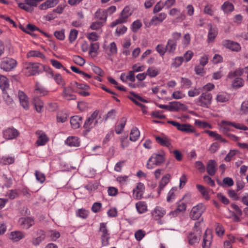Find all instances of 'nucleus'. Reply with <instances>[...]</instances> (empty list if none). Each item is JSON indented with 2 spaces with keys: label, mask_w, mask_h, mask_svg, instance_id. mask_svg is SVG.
I'll return each mask as SVG.
<instances>
[{
  "label": "nucleus",
  "mask_w": 248,
  "mask_h": 248,
  "mask_svg": "<svg viewBox=\"0 0 248 248\" xmlns=\"http://www.w3.org/2000/svg\"><path fill=\"white\" fill-rule=\"evenodd\" d=\"M36 234L38 236L33 238L31 240V243L35 246H38L42 242L45 240L46 238L45 232L42 230H38L36 232Z\"/></svg>",
  "instance_id": "nucleus-10"
},
{
  "label": "nucleus",
  "mask_w": 248,
  "mask_h": 248,
  "mask_svg": "<svg viewBox=\"0 0 248 248\" xmlns=\"http://www.w3.org/2000/svg\"><path fill=\"white\" fill-rule=\"evenodd\" d=\"M176 190V187H172L169 192L168 196L167 197V201L168 202H170L172 199L174 198V191Z\"/></svg>",
  "instance_id": "nucleus-61"
},
{
  "label": "nucleus",
  "mask_w": 248,
  "mask_h": 248,
  "mask_svg": "<svg viewBox=\"0 0 248 248\" xmlns=\"http://www.w3.org/2000/svg\"><path fill=\"white\" fill-rule=\"evenodd\" d=\"M222 123L224 124H227L229 125H231V126H233L234 127H235L236 129L243 130H247L248 129V128L247 126L243 125H241L240 124H236L233 122H231L224 121V120L222 121Z\"/></svg>",
  "instance_id": "nucleus-33"
},
{
  "label": "nucleus",
  "mask_w": 248,
  "mask_h": 248,
  "mask_svg": "<svg viewBox=\"0 0 248 248\" xmlns=\"http://www.w3.org/2000/svg\"><path fill=\"white\" fill-rule=\"evenodd\" d=\"M142 26L141 23L138 20L135 21L132 24V30L134 32H136Z\"/></svg>",
  "instance_id": "nucleus-45"
},
{
  "label": "nucleus",
  "mask_w": 248,
  "mask_h": 248,
  "mask_svg": "<svg viewBox=\"0 0 248 248\" xmlns=\"http://www.w3.org/2000/svg\"><path fill=\"white\" fill-rule=\"evenodd\" d=\"M156 50L160 54V56H162L164 55L165 52V48L162 44L158 45L156 47Z\"/></svg>",
  "instance_id": "nucleus-62"
},
{
  "label": "nucleus",
  "mask_w": 248,
  "mask_h": 248,
  "mask_svg": "<svg viewBox=\"0 0 248 248\" xmlns=\"http://www.w3.org/2000/svg\"><path fill=\"white\" fill-rule=\"evenodd\" d=\"M68 115L65 111H60L57 114V119L58 122L64 123L67 119Z\"/></svg>",
  "instance_id": "nucleus-35"
},
{
  "label": "nucleus",
  "mask_w": 248,
  "mask_h": 248,
  "mask_svg": "<svg viewBox=\"0 0 248 248\" xmlns=\"http://www.w3.org/2000/svg\"><path fill=\"white\" fill-rule=\"evenodd\" d=\"M236 152L237 151L236 150H231L230 152L225 156L224 158L225 161L227 162L230 161L232 158L236 154Z\"/></svg>",
  "instance_id": "nucleus-64"
},
{
  "label": "nucleus",
  "mask_w": 248,
  "mask_h": 248,
  "mask_svg": "<svg viewBox=\"0 0 248 248\" xmlns=\"http://www.w3.org/2000/svg\"><path fill=\"white\" fill-rule=\"evenodd\" d=\"M25 237L23 232L20 231H15L11 232L10 239L14 242L20 241Z\"/></svg>",
  "instance_id": "nucleus-18"
},
{
  "label": "nucleus",
  "mask_w": 248,
  "mask_h": 248,
  "mask_svg": "<svg viewBox=\"0 0 248 248\" xmlns=\"http://www.w3.org/2000/svg\"><path fill=\"white\" fill-rule=\"evenodd\" d=\"M162 21L157 16H154L149 22H144L146 27L149 28L152 26H156L161 23Z\"/></svg>",
  "instance_id": "nucleus-24"
},
{
  "label": "nucleus",
  "mask_w": 248,
  "mask_h": 248,
  "mask_svg": "<svg viewBox=\"0 0 248 248\" xmlns=\"http://www.w3.org/2000/svg\"><path fill=\"white\" fill-rule=\"evenodd\" d=\"M222 10L225 13L232 12L233 9V5L229 1H225L221 6Z\"/></svg>",
  "instance_id": "nucleus-30"
},
{
  "label": "nucleus",
  "mask_w": 248,
  "mask_h": 248,
  "mask_svg": "<svg viewBox=\"0 0 248 248\" xmlns=\"http://www.w3.org/2000/svg\"><path fill=\"white\" fill-rule=\"evenodd\" d=\"M41 66L38 63L29 62L27 64L26 68L29 70L30 73L29 76L35 75L40 72L39 67Z\"/></svg>",
  "instance_id": "nucleus-13"
},
{
  "label": "nucleus",
  "mask_w": 248,
  "mask_h": 248,
  "mask_svg": "<svg viewBox=\"0 0 248 248\" xmlns=\"http://www.w3.org/2000/svg\"><path fill=\"white\" fill-rule=\"evenodd\" d=\"M73 61L79 66H83L85 63V60L81 57L78 55L73 56Z\"/></svg>",
  "instance_id": "nucleus-42"
},
{
  "label": "nucleus",
  "mask_w": 248,
  "mask_h": 248,
  "mask_svg": "<svg viewBox=\"0 0 248 248\" xmlns=\"http://www.w3.org/2000/svg\"><path fill=\"white\" fill-rule=\"evenodd\" d=\"M18 223L22 228L28 229L34 224V221L31 217H21L18 220Z\"/></svg>",
  "instance_id": "nucleus-7"
},
{
  "label": "nucleus",
  "mask_w": 248,
  "mask_h": 248,
  "mask_svg": "<svg viewBox=\"0 0 248 248\" xmlns=\"http://www.w3.org/2000/svg\"><path fill=\"white\" fill-rule=\"evenodd\" d=\"M146 74L151 77H155L158 73L154 67H151L148 69Z\"/></svg>",
  "instance_id": "nucleus-48"
},
{
  "label": "nucleus",
  "mask_w": 248,
  "mask_h": 248,
  "mask_svg": "<svg viewBox=\"0 0 248 248\" xmlns=\"http://www.w3.org/2000/svg\"><path fill=\"white\" fill-rule=\"evenodd\" d=\"M212 234L207 230L204 232L202 243V248H210L212 241Z\"/></svg>",
  "instance_id": "nucleus-9"
},
{
  "label": "nucleus",
  "mask_w": 248,
  "mask_h": 248,
  "mask_svg": "<svg viewBox=\"0 0 248 248\" xmlns=\"http://www.w3.org/2000/svg\"><path fill=\"white\" fill-rule=\"evenodd\" d=\"M193 55V53L192 51H186L184 55V56L183 57L184 58V60L186 62H188L191 59Z\"/></svg>",
  "instance_id": "nucleus-63"
},
{
  "label": "nucleus",
  "mask_w": 248,
  "mask_h": 248,
  "mask_svg": "<svg viewBox=\"0 0 248 248\" xmlns=\"http://www.w3.org/2000/svg\"><path fill=\"white\" fill-rule=\"evenodd\" d=\"M223 46L232 51L238 52L241 50L240 45L238 43L232 41H224L223 42Z\"/></svg>",
  "instance_id": "nucleus-11"
},
{
  "label": "nucleus",
  "mask_w": 248,
  "mask_h": 248,
  "mask_svg": "<svg viewBox=\"0 0 248 248\" xmlns=\"http://www.w3.org/2000/svg\"><path fill=\"white\" fill-rule=\"evenodd\" d=\"M87 38L91 41H96L99 39V36L95 32H92L88 33L87 35Z\"/></svg>",
  "instance_id": "nucleus-52"
},
{
  "label": "nucleus",
  "mask_w": 248,
  "mask_h": 248,
  "mask_svg": "<svg viewBox=\"0 0 248 248\" xmlns=\"http://www.w3.org/2000/svg\"><path fill=\"white\" fill-rule=\"evenodd\" d=\"M205 206L202 203H199L193 207L190 213V217L193 220H197L200 218L205 210Z\"/></svg>",
  "instance_id": "nucleus-3"
},
{
  "label": "nucleus",
  "mask_w": 248,
  "mask_h": 248,
  "mask_svg": "<svg viewBox=\"0 0 248 248\" xmlns=\"http://www.w3.org/2000/svg\"><path fill=\"white\" fill-rule=\"evenodd\" d=\"M93 121L92 119L88 118L85 122L84 124L83 125V127L88 132H89L91 129L92 127H91V124L93 123Z\"/></svg>",
  "instance_id": "nucleus-51"
},
{
  "label": "nucleus",
  "mask_w": 248,
  "mask_h": 248,
  "mask_svg": "<svg viewBox=\"0 0 248 248\" xmlns=\"http://www.w3.org/2000/svg\"><path fill=\"white\" fill-rule=\"evenodd\" d=\"M82 121V117L79 116H73L70 118V124L73 129H76L79 128L81 123Z\"/></svg>",
  "instance_id": "nucleus-16"
},
{
  "label": "nucleus",
  "mask_w": 248,
  "mask_h": 248,
  "mask_svg": "<svg viewBox=\"0 0 248 248\" xmlns=\"http://www.w3.org/2000/svg\"><path fill=\"white\" fill-rule=\"evenodd\" d=\"M170 111H177L180 109L181 107L183 106V104L179 102L173 101L170 103Z\"/></svg>",
  "instance_id": "nucleus-32"
},
{
  "label": "nucleus",
  "mask_w": 248,
  "mask_h": 248,
  "mask_svg": "<svg viewBox=\"0 0 248 248\" xmlns=\"http://www.w3.org/2000/svg\"><path fill=\"white\" fill-rule=\"evenodd\" d=\"M95 16L100 20H103L104 22L106 21L107 18V14L105 10H101L99 9L95 13Z\"/></svg>",
  "instance_id": "nucleus-27"
},
{
  "label": "nucleus",
  "mask_w": 248,
  "mask_h": 248,
  "mask_svg": "<svg viewBox=\"0 0 248 248\" xmlns=\"http://www.w3.org/2000/svg\"><path fill=\"white\" fill-rule=\"evenodd\" d=\"M176 48V43L175 41H172L171 39H169L165 47V50L169 53H173Z\"/></svg>",
  "instance_id": "nucleus-21"
},
{
  "label": "nucleus",
  "mask_w": 248,
  "mask_h": 248,
  "mask_svg": "<svg viewBox=\"0 0 248 248\" xmlns=\"http://www.w3.org/2000/svg\"><path fill=\"white\" fill-rule=\"evenodd\" d=\"M216 232L218 236L223 234L224 229L221 224L219 223H216Z\"/></svg>",
  "instance_id": "nucleus-55"
},
{
  "label": "nucleus",
  "mask_w": 248,
  "mask_h": 248,
  "mask_svg": "<svg viewBox=\"0 0 248 248\" xmlns=\"http://www.w3.org/2000/svg\"><path fill=\"white\" fill-rule=\"evenodd\" d=\"M234 184L233 180L230 177H225L222 181L223 187L227 186L228 187L233 186Z\"/></svg>",
  "instance_id": "nucleus-44"
},
{
  "label": "nucleus",
  "mask_w": 248,
  "mask_h": 248,
  "mask_svg": "<svg viewBox=\"0 0 248 248\" xmlns=\"http://www.w3.org/2000/svg\"><path fill=\"white\" fill-rule=\"evenodd\" d=\"M171 176L170 174L167 173L161 179L159 182V185L158 187V195H159L161 190L166 186V185L170 182Z\"/></svg>",
  "instance_id": "nucleus-15"
},
{
  "label": "nucleus",
  "mask_w": 248,
  "mask_h": 248,
  "mask_svg": "<svg viewBox=\"0 0 248 248\" xmlns=\"http://www.w3.org/2000/svg\"><path fill=\"white\" fill-rule=\"evenodd\" d=\"M40 132L41 131L38 133V134H39V136L36 141V143L39 146L45 145L48 140L46 135L45 133H42L40 134Z\"/></svg>",
  "instance_id": "nucleus-26"
},
{
  "label": "nucleus",
  "mask_w": 248,
  "mask_h": 248,
  "mask_svg": "<svg viewBox=\"0 0 248 248\" xmlns=\"http://www.w3.org/2000/svg\"><path fill=\"white\" fill-rule=\"evenodd\" d=\"M167 123L176 127L178 130L181 132L186 133H191L195 132V129L189 124H180L173 121H168Z\"/></svg>",
  "instance_id": "nucleus-2"
},
{
  "label": "nucleus",
  "mask_w": 248,
  "mask_h": 248,
  "mask_svg": "<svg viewBox=\"0 0 248 248\" xmlns=\"http://www.w3.org/2000/svg\"><path fill=\"white\" fill-rule=\"evenodd\" d=\"M36 179L41 183H43L45 180V175L40 171L36 170L35 173Z\"/></svg>",
  "instance_id": "nucleus-53"
},
{
  "label": "nucleus",
  "mask_w": 248,
  "mask_h": 248,
  "mask_svg": "<svg viewBox=\"0 0 248 248\" xmlns=\"http://www.w3.org/2000/svg\"><path fill=\"white\" fill-rule=\"evenodd\" d=\"M157 142L160 145L169 147L170 145L169 140L167 138H162L159 136H155Z\"/></svg>",
  "instance_id": "nucleus-31"
},
{
  "label": "nucleus",
  "mask_w": 248,
  "mask_h": 248,
  "mask_svg": "<svg viewBox=\"0 0 248 248\" xmlns=\"http://www.w3.org/2000/svg\"><path fill=\"white\" fill-rule=\"evenodd\" d=\"M165 161V153L161 151V153L157 154L154 153L149 159L148 161L146 164V167L149 169L153 168L149 164L150 162H152L154 165L155 166H160Z\"/></svg>",
  "instance_id": "nucleus-1"
},
{
  "label": "nucleus",
  "mask_w": 248,
  "mask_h": 248,
  "mask_svg": "<svg viewBox=\"0 0 248 248\" xmlns=\"http://www.w3.org/2000/svg\"><path fill=\"white\" fill-rule=\"evenodd\" d=\"M181 201H180L177 203V207L174 211L171 212L170 214H172L173 216H176L178 213L181 212H184L186 210V205L185 203H180Z\"/></svg>",
  "instance_id": "nucleus-25"
},
{
  "label": "nucleus",
  "mask_w": 248,
  "mask_h": 248,
  "mask_svg": "<svg viewBox=\"0 0 248 248\" xmlns=\"http://www.w3.org/2000/svg\"><path fill=\"white\" fill-rule=\"evenodd\" d=\"M9 86V81L7 78L4 76L0 75V88L4 93L5 90L8 88Z\"/></svg>",
  "instance_id": "nucleus-22"
},
{
  "label": "nucleus",
  "mask_w": 248,
  "mask_h": 248,
  "mask_svg": "<svg viewBox=\"0 0 248 248\" xmlns=\"http://www.w3.org/2000/svg\"><path fill=\"white\" fill-rule=\"evenodd\" d=\"M103 25V22H94L91 25L90 28L93 30H97L101 28Z\"/></svg>",
  "instance_id": "nucleus-57"
},
{
  "label": "nucleus",
  "mask_w": 248,
  "mask_h": 248,
  "mask_svg": "<svg viewBox=\"0 0 248 248\" xmlns=\"http://www.w3.org/2000/svg\"><path fill=\"white\" fill-rule=\"evenodd\" d=\"M126 118L123 117L120 121V124L115 127V132L117 134H120L123 131L126 123Z\"/></svg>",
  "instance_id": "nucleus-28"
},
{
  "label": "nucleus",
  "mask_w": 248,
  "mask_h": 248,
  "mask_svg": "<svg viewBox=\"0 0 248 248\" xmlns=\"http://www.w3.org/2000/svg\"><path fill=\"white\" fill-rule=\"evenodd\" d=\"M244 85V81L242 78H236L232 83L233 88H238L241 87Z\"/></svg>",
  "instance_id": "nucleus-38"
},
{
  "label": "nucleus",
  "mask_w": 248,
  "mask_h": 248,
  "mask_svg": "<svg viewBox=\"0 0 248 248\" xmlns=\"http://www.w3.org/2000/svg\"><path fill=\"white\" fill-rule=\"evenodd\" d=\"M18 6L22 9L25 10L27 12H32L33 11V8L30 5H25L23 3H18Z\"/></svg>",
  "instance_id": "nucleus-49"
},
{
  "label": "nucleus",
  "mask_w": 248,
  "mask_h": 248,
  "mask_svg": "<svg viewBox=\"0 0 248 248\" xmlns=\"http://www.w3.org/2000/svg\"><path fill=\"white\" fill-rule=\"evenodd\" d=\"M3 137L6 140H12L16 138L19 135L18 131L12 128H8L3 131Z\"/></svg>",
  "instance_id": "nucleus-8"
},
{
  "label": "nucleus",
  "mask_w": 248,
  "mask_h": 248,
  "mask_svg": "<svg viewBox=\"0 0 248 248\" xmlns=\"http://www.w3.org/2000/svg\"><path fill=\"white\" fill-rule=\"evenodd\" d=\"M99 231L102 232V237L109 236V233L107 228V224L106 223H101L100 224Z\"/></svg>",
  "instance_id": "nucleus-41"
},
{
  "label": "nucleus",
  "mask_w": 248,
  "mask_h": 248,
  "mask_svg": "<svg viewBox=\"0 0 248 248\" xmlns=\"http://www.w3.org/2000/svg\"><path fill=\"white\" fill-rule=\"evenodd\" d=\"M212 96L208 92L203 93L199 98L200 105L203 107L208 108L211 104Z\"/></svg>",
  "instance_id": "nucleus-5"
},
{
  "label": "nucleus",
  "mask_w": 248,
  "mask_h": 248,
  "mask_svg": "<svg viewBox=\"0 0 248 248\" xmlns=\"http://www.w3.org/2000/svg\"><path fill=\"white\" fill-rule=\"evenodd\" d=\"M140 132L136 127H134L131 130L130 133V140L132 141H136L139 139Z\"/></svg>",
  "instance_id": "nucleus-23"
},
{
  "label": "nucleus",
  "mask_w": 248,
  "mask_h": 248,
  "mask_svg": "<svg viewBox=\"0 0 248 248\" xmlns=\"http://www.w3.org/2000/svg\"><path fill=\"white\" fill-rule=\"evenodd\" d=\"M196 187L205 199L208 200L209 199L208 192L204 186L200 185H197Z\"/></svg>",
  "instance_id": "nucleus-34"
},
{
  "label": "nucleus",
  "mask_w": 248,
  "mask_h": 248,
  "mask_svg": "<svg viewBox=\"0 0 248 248\" xmlns=\"http://www.w3.org/2000/svg\"><path fill=\"white\" fill-rule=\"evenodd\" d=\"M202 89L201 88H194L193 90H191L188 92V95L189 97H194L198 95L201 92Z\"/></svg>",
  "instance_id": "nucleus-47"
},
{
  "label": "nucleus",
  "mask_w": 248,
  "mask_h": 248,
  "mask_svg": "<svg viewBox=\"0 0 248 248\" xmlns=\"http://www.w3.org/2000/svg\"><path fill=\"white\" fill-rule=\"evenodd\" d=\"M209 31L208 33V42H211L214 41L217 34V31L216 28H213L211 24L208 25Z\"/></svg>",
  "instance_id": "nucleus-17"
},
{
  "label": "nucleus",
  "mask_w": 248,
  "mask_h": 248,
  "mask_svg": "<svg viewBox=\"0 0 248 248\" xmlns=\"http://www.w3.org/2000/svg\"><path fill=\"white\" fill-rule=\"evenodd\" d=\"M27 56L28 58L31 57H36L42 59H45V56L43 54V53L37 50L30 51L28 53Z\"/></svg>",
  "instance_id": "nucleus-36"
},
{
  "label": "nucleus",
  "mask_w": 248,
  "mask_h": 248,
  "mask_svg": "<svg viewBox=\"0 0 248 248\" xmlns=\"http://www.w3.org/2000/svg\"><path fill=\"white\" fill-rule=\"evenodd\" d=\"M229 125H230L228 124L223 123L222 121L220 123V129L221 131L226 136H227V134H229V131H232V130L229 127H228Z\"/></svg>",
  "instance_id": "nucleus-46"
},
{
  "label": "nucleus",
  "mask_w": 248,
  "mask_h": 248,
  "mask_svg": "<svg viewBox=\"0 0 248 248\" xmlns=\"http://www.w3.org/2000/svg\"><path fill=\"white\" fill-rule=\"evenodd\" d=\"M65 143L70 147H78L80 142L77 137H69L65 140Z\"/></svg>",
  "instance_id": "nucleus-20"
},
{
  "label": "nucleus",
  "mask_w": 248,
  "mask_h": 248,
  "mask_svg": "<svg viewBox=\"0 0 248 248\" xmlns=\"http://www.w3.org/2000/svg\"><path fill=\"white\" fill-rule=\"evenodd\" d=\"M18 96L21 105L24 109H28L29 108V101L26 94L23 92L19 91Z\"/></svg>",
  "instance_id": "nucleus-12"
},
{
  "label": "nucleus",
  "mask_w": 248,
  "mask_h": 248,
  "mask_svg": "<svg viewBox=\"0 0 248 248\" xmlns=\"http://www.w3.org/2000/svg\"><path fill=\"white\" fill-rule=\"evenodd\" d=\"M201 234V229L196 230V232H190L187 236L189 244L190 245H193L198 243L200 240Z\"/></svg>",
  "instance_id": "nucleus-6"
},
{
  "label": "nucleus",
  "mask_w": 248,
  "mask_h": 248,
  "mask_svg": "<svg viewBox=\"0 0 248 248\" xmlns=\"http://www.w3.org/2000/svg\"><path fill=\"white\" fill-rule=\"evenodd\" d=\"M217 164L214 160H210L208 161L206 170L207 173L211 176H213L215 174L217 170Z\"/></svg>",
  "instance_id": "nucleus-14"
},
{
  "label": "nucleus",
  "mask_w": 248,
  "mask_h": 248,
  "mask_svg": "<svg viewBox=\"0 0 248 248\" xmlns=\"http://www.w3.org/2000/svg\"><path fill=\"white\" fill-rule=\"evenodd\" d=\"M33 103L36 111L40 112L43 107V102L38 97H35L33 100Z\"/></svg>",
  "instance_id": "nucleus-29"
},
{
  "label": "nucleus",
  "mask_w": 248,
  "mask_h": 248,
  "mask_svg": "<svg viewBox=\"0 0 248 248\" xmlns=\"http://www.w3.org/2000/svg\"><path fill=\"white\" fill-rule=\"evenodd\" d=\"M77 215L81 218H86L88 216V212L85 209H80L78 210Z\"/></svg>",
  "instance_id": "nucleus-58"
},
{
  "label": "nucleus",
  "mask_w": 248,
  "mask_h": 248,
  "mask_svg": "<svg viewBox=\"0 0 248 248\" xmlns=\"http://www.w3.org/2000/svg\"><path fill=\"white\" fill-rule=\"evenodd\" d=\"M216 99L217 102H225L228 100V97L224 93L218 94L217 95Z\"/></svg>",
  "instance_id": "nucleus-50"
},
{
  "label": "nucleus",
  "mask_w": 248,
  "mask_h": 248,
  "mask_svg": "<svg viewBox=\"0 0 248 248\" xmlns=\"http://www.w3.org/2000/svg\"><path fill=\"white\" fill-rule=\"evenodd\" d=\"M181 87L184 88H189L192 85V82L190 79L185 78H182L181 80Z\"/></svg>",
  "instance_id": "nucleus-40"
},
{
  "label": "nucleus",
  "mask_w": 248,
  "mask_h": 248,
  "mask_svg": "<svg viewBox=\"0 0 248 248\" xmlns=\"http://www.w3.org/2000/svg\"><path fill=\"white\" fill-rule=\"evenodd\" d=\"M145 232L143 231H142L141 230H139L135 232V236L136 239L138 241H140L145 236Z\"/></svg>",
  "instance_id": "nucleus-54"
},
{
  "label": "nucleus",
  "mask_w": 248,
  "mask_h": 248,
  "mask_svg": "<svg viewBox=\"0 0 248 248\" xmlns=\"http://www.w3.org/2000/svg\"><path fill=\"white\" fill-rule=\"evenodd\" d=\"M102 207V204L100 202H94L92 207V210L94 213L98 212Z\"/></svg>",
  "instance_id": "nucleus-60"
},
{
  "label": "nucleus",
  "mask_w": 248,
  "mask_h": 248,
  "mask_svg": "<svg viewBox=\"0 0 248 248\" xmlns=\"http://www.w3.org/2000/svg\"><path fill=\"white\" fill-rule=\"evenodd\" d=\"M55 36L60 40H63L64 39V31L63 30L60 31H56L54 32Z\"/></svg>",
  "instance_id": "nucleus-59"
},
{
  "label": "nucleus",
  "mask_w": 248,
  "mask_h": 248,
  "mask_svg": "<svg viewBox=\"0 0 248 248\" xmlns=\"http://www.w3.org/2000/svg\"><path fill=\"white\" fill-rule=\"evenodd\" d=\"M99 47V46L98 43H91L89 51V54L96 52L98 50Z\"/></svg>",
  "instance_id": "nucleus-56"
},
{
  "label": "nucleus",
  "mask_w": 248,
  "mask_h": 248,
  "mask_svg": "<svg viewBox=\"0 0 248 248\" xmlns=\"http://www.w3.org/2000/svg\"><path fill=\"white\" fill-rule=\"evenodd\" d=\"M136 207L138 212L140 214L143 213L147 211V206L143 202H140L137 203Z\"/></svg>",
  "instance_id": "nucleus-37"
},
{
  "label": "nucleus",
  "mask_w": 248,
  "mask_h": 248,
  "mask_svg": "<svg viewBox=\"0 0 248 248\" xmlns=\"http://www.w3.org/2000/svg\"><path fill=\"white\" fill-rule=\"evenodd\" d=\"M245 72V71L242 69H238L233 72H231L229 73L228 77L229 78H232L236 76H240L243 73Z\"/></svg>",
  "instance_id": "nucleus-39"
},
{
  "label": "nucleus",
  "mask_w": 248,
  "mask_h": 248,
  "mask_svg": "<svg viewBox=\"0 0 248 248\" xmlns=\"http://www.w3.org/2000/svg\"><path fill=\"white\" fill-rule=\"evenodd\" d=\"M166 214L164 208L157 206L153 211L152 214L155 219L157 220L162 217Z\"/></svg>",
  "instance_id": "nucleus-19"
},
{
  "label": "nucleus",
  "mask_w": 248,
  "mask_h": 248,
  "mask_svg": "<svg viewBox=\"0 0 248 248\" xmlns=\"http://www.w3.org/2000/svg\"><path fill=\"white\" fill-rule=\"evenodd\" d=\"M78 34V31L75 29H72L70 31L69 35V42L72 43L77 38Z\"/></svg>",
  "instance_id": "nucleus-43"
},
{
  "label": "nucleus",
  "mask_w": 248,
  "mask_h": 248,
  "mask_svg": "<svg viewBox=\"0 0 248 248\" xmlns=\"http://www.w3.org/2000/svg\"><path fill=\"white\" fill-rule=\"evenodd\" d=\"M17 64L16 61L10 58L4 59L0 62V67L5 71H10L14 69Z\"/></svg>",
  "instance_id": "nucleus-4"
}]
</instances>
